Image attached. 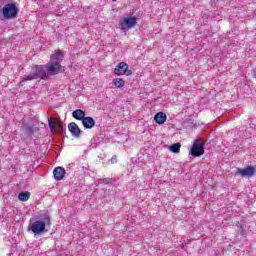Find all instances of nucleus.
Returning <instances> with one entry per match:
<instances>
[{"mask_svg":"<svg viewBox=\"0 0 256 256\" xmlns=\"http://www.w3.org/2000/svg\"><path fill=\"white\" fill-rule=\"evenodd\" d=\"M63 52L59 51L56 54L51 55L50 63L46 65H35L31 69L29 75H25L21 78L20 83H25V81H33L35 79H47L49 76L59 75L61 73V61H63Z\"/></svg>","mask_w":256,"mask_h":256,"instance_id":"nucleus-1","label":"nucleus"},{"mask_svg":"<svg viewBox=\"0 0 256 256\" xmlns=\"http://www.w3.org/2000/svg\"><path fill=\"white\" fill-rule=\"evenodd\" d=\"M51 225V216L49 214L44 213L39 216H36V220H30L28 225V231H32L35 235H42L45 233V227H50Z\"/></svg>","mask_w":256,"mask_h":256,"instance_id":"nucleus-2","label":"nucleus"},{"mask_svg":"<svg viewBox=\"0 0 256 256\" xmlns=\"http://www.w3.org/2000/svg\"><path fill=\"white\" fill-rule=\"evenodd\" d=\"M2 15L4 19H17L19 8L15 3H8L2 8Z\"/></svg>","mask_w":256,"mask_h":256,"instance_id":"nucleus-3","label":"nucleus"},{"mask_svg":"<svg viewBox=\"0 0 256 256\" xmlns=\"http://www.w3.org/2000/svg\"><path fill=\"white\" fill-rule=\"evenodd\" d=\"M189 155H192V157H201V155H205V141H203V139L194 141Z\"/></svg>","mask_w":256,"mask_h":256,"instance_id":"nucleus-4","label":"nucleus"},{"mask_svg":"<svg viewBox=\"0 0 256 256\" xmlns=\"http://www.w3.org/2000/svg\"><path fill=\"white\" fill-rule=\"evenodd\" d=\"M114 73L121 77V75H127V77L133 75V71L129 70V65L125 62H120L115 68Z\"/></svg>","mask_w":256,"mask_h":256,"instance_id":"nucleus-5","label":"nucleus"},{"mask_svg":"<svg viewBox=\"0 0 256 256\" xmlns=\"http://www.w3.org/2000/svg\"><path fill=\"white\" fill-rule=\"evenodd\" d=\"M137 25V17H126L122 21L119 22V27L122 29V31H125V29H133Z\"/></svg>","mask_w":256,"mask_h":256,"instance_id":"nucleus-6","label":"nucleus"},{"mask_svg":"<svg viewBox=\"0 0 256 256\" xmlns=\"http://www.w3.org/2000/svg\"><path fill=\"white\" fill-rule=\"evenodd\" d=\"M48 127L50 128V131H58L60 134L63 133V123L57 121L55 118L48 119Z\"/></svg>","mask_w":256,"mask_h":256,"instance_id":"nucleus-7","label":"nucleus"},{"mask_svg":"<svg viewBox=\"0 0 256 256\" xmlns=\"http://www.w3.org/2000/svg\"><path fill=\"white\" fill-rule=\"evenodd\" d=\"M236 175H240V177H253V175H255V167L248 166L244 169L238 168Z\"/></svg>","mask_w":256,"mask_h":256,"instance_id":"nucleus-8","label":"nucleus"},{"mask_svg":"<svg viewBox=\"0 0 256 256\" xmlns=\"http://www.w3.org/2000/svg\"><path fill=\"white\" fill-rule=\"evenodd\" d=\"M68 130L70 131L72 137H75V139H79V137H81V133H83L81 128H79V126L75 122H71L68 124Z\"/></svg>","mask_w":256,"mask_h":256,"instance_id":"nucleus-9","label":"nucleus"},{"mask_svg":"<svg viewBox=\"0 0 256 256\" xmlns=\"http://www.w3.org/2000/svg\"><path fill=\"white\" fill-rule=\"evenodd\" d=\"M53 175H54V179L56 181H61L64 179L65 177V168L63 167H56L54 170H53Z\"/></svg>","mask_w":256,"mask_h":256,"instance_id":"nucleus-10","label":"nucleus"},{"mask_svg":"<svg viewBox=\"0 0 256 256\" xmlns=\"http://www.w3.org/2000/svg\"><path fill=\"white\" fill-rule=\"evenodd\" d=\"M84 129H93L95 127V119L91 116H87L82 120Z\"/></svg>","mask_w":256,"mask_h":256,"instance_id":"nucleus-11","label":"nucleus"},{"mask_svg":"<svg viewBox=\"0 0 256 256\" xmlns=\"http://www.w3.org/2000/svg\"><path fill=\"white\" fill-rule=\"evenodd\" d=\"M154 121H156L158 123V125H163V123H165V121H167V115L163 112H158L154 116Z\"/></svg>","mask_w":256,"mask_h":256,"instance_id":"nucleus-12","label":"nucleus"},{"mask_svg":"<svg viewBox=\"0 0 256 256\" xmlns=\"http://www.w3.org/2000/svg\"><path fill=\"white\" fill-rule=\"evenodd\" d=\"M72 117L77 119V121H83L85 118V111L81 109H76L72 112Z\"/></svg>","mask_w":256,"mask_h":256,"instance_id":"nucleus-13","label":"nucleus"},{"mask_svg":"<svg viewBox=\"0 0 256 256\" xmlns=\"http://www.w3.org/2000/svg\"><path fill=\"white\" fill-rule=\"evenodd\" d=\"M112 83L117 89H121V87H125V80H123L122 78H115L112 80Z\"/></svg>","mask_w":256,"mask_h":256,"instance_id":"nucleus-14","label":"nucleus"},{"mask_svg":"<svg viewBox=\"0 0 256 256\" xmlns=\"http://www.w3.org/2000/svg\"><path fill=\"white\" fill-rule=\"evenodd\" d=\"M22 131H24L26 135H33V127L30 126V124H22Z\"/></svg>","mask_w":256,"mask_h":256,"instance_id":"nucleus-15","label":"nucleus"},{"mask_svg":"<svg viewBox=\"0 0 256 256\" xmlns=\"http://www.w3.org/2000/svg\"><path fill=\"white\" fill-rule=\"evenodd\" d=\"M169 150L171 151V153H179L181 151V143L172 144L169 147Z\"/></svg>","mask_w":256,"mask_h":256,"instance_id":"nucleus-16","label":"nucleus"},{"mask_svg":"<svg viewBox=\"0 0 256 256\" xmlns=\"http://www.w3.org/2000/svg\"><path fill=\"white\" fill-rule=\"evenodd\" d=\"M29 197H31V193L30 192H21L18 195L19 201H29Z\"/></svg>","mask_w":256,"mask_h":256,"instance_id":"nucleus-17","label":"nucleus"},{"mask_svg":"<svg viewBox=\"0 0 256 256\" xmlns=\"http://www.w3.org/2000/svg\"><path fill=\"white\" fill-rule=\"evenodd\" d=\"M111 178H104L103 180H102V183H105V185H109V183H111Z\"/></svg>","mask_w":256,"mask_h":256,"instance_id":"nucleus-18","label":"nucleus"},{"mask_svg":"<svg viewBox=\"0 0 256 256\" xmlns=\"http://www.w3.org/2000/svg\"><path fill=\"white\" fill-rule=\"evenodd\" d=\"M111 163H117V155L112 156V158L110 159Z\"/></svg>","mask_w":256,"mask_h":256,"instance_id":"nucleus-19","label":"nucleus"},{"mask_svg":"<svg viewBox=\"0 0 256 256\" xmlns=\"http://www.w3.org/2000/svg\"><path fill=\"white\" fill-rule=\"evenodd\" d=\"M252 76L254 79H256V67L252 70Z\"/></svg>","mask_w":256,"mask_h":256,"instance_id":"nucleus-20","label":"nucleus"},{"mask_svg":"<svg viewBox=\"0 0 256 256\" xmlns=\"http://www.w3.org/2000/svg\"><path fill=\"white\" fill-rule=\"evenodd\" d=\"M112 1H117V0H112Z\"/></svg>","mask_w":256,"mask_h":256,"instance_id":"nucleus-21","label":"nucleus"}]
</instances>
